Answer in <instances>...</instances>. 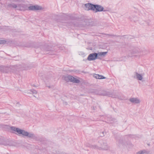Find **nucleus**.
<instances>
[{
  "label": "nucleus",
  "mask_w": 154,
  "mask_h": 154,
  "mask_svg": "<svg viewBox=\"0 0 154 154\" xmlns=\"http://www.w3.org/2000/svg\"><path fill=\"white\" fill-rule=\"evenodd\" d=\"M41 48H42V49L43 51H47L49 50L48 49V48H46L45 47H43Z\"/></svg>",
  "instance_id": "nucleus-22"
},
{
  "label": "nucleus",
  "mask_w": 154,
  "mask_h": 154,
  "mask_svg": "<svg viewBox=\"0 0 154 154\" xmlns=\"http://www.w3.org/2000/svg\"><path fill=\"white\" fill-rule=\"evenodd\" d=\"M96 59H97V54L96 53L90 54L87 58L89 61L95 60Z\"/></svg>",
  "instance_id": "nucleus-8"
},
{
  "label": "nucleus",
  "mask_w": 154,
  "mask_h": 154,
  "mask_svg": "<svg viewBox=\"0 0 154 154\" xmlns=\"http://www.w3.org/2000/svg\"><path fill=\"white\" fill-rule=\"evenodd\" d=\"M6 41L5 40H0V44H5L6 43Z\"/></svg>",
  "instance_id": "nucleus-21"
},
{
  "label": "nucleus",
  "mask_w": 154,
  "mask_h": 154,
  "mask_svg": "<svg viewBox=\"0 0 154 154\" xmlns=\"http://www.w3.org/2000/svg\"><path fill=\"white\" fill-rule=\"evenodd\" d=\"M52 153L53 154H66L63 152H61L59 150L54 149L52 150Z\"/></svg>",
  "instance_id": "nucleus-16"
},
{
  "label": "nucleus",
  "mask_w": 154,
  "mask_h": 154,
  "mask_svg": "<svg viewBox=\"0 0 154 154\" xmlns=\"http://www.w3.org/2000/svg\"><path fill=\"white\" fill-rule=\"evenodd\" d=\"M64 79L67 82L70 81L75 83H79L80 82V80L79 79L71 75L65 76Z\"/></svg>",
  "instance_id": "nucleus-4"
},
{
  "label": "nucleus",
  "mask_w": 154,
  "mask_h": 154,
  "mask_svg": "<svg viewBox=\"0 0 154 154\" xmlns=\"http://www.w3.org/2000/svg\"><path fill=\"white\" fill-rule=\"evenodd\" d=\"M29 97H31V96H30V95H29Z\"/></svg>",
  "instance_id": "nucleus-27"
},
{
  "label": "nucleus",
  "mask_w": 154,
  "mask_h": 154,
  "mask_svg": "<svg viewBox=\"0 0 154 154\" xmlns=\"http://www.w3.org/2000/svg\"><path fill=\"white\" fill-rule=\"evenodd\" d=\"M14 2H11L8 5L9 8L17 10L25 11L28 10V6L27 5L24 3V1L22 0H14Z\"/></svg>",
  "instance_id": "nucleus-1"
},
{
  "label": "nucleus",
  "mask_w": 154,
  "mask_h": 154,
  "mask_svg": "<svg viewBox=\"0 0 154 154\" xmlns=\"http://www.w3.org/2000/svg\"><path fill=\"white\" fill-rule=\"evenodd\" d=\"M129 101L134 104H139L141 102L140 100L138 98L131 97L129 99Z\"/></svg>",
  "instance_id": "nucleus-10"
},
{
  "label": "nucleus",
  "mask_w": 154,
  "mask_h": 154,
  "mask_svg": "<svg viewBox=\"0 0 154 154\" xmlns=\"http://www.w3.org/2000/svg\"><path fill=\"white\" fill-rule=\"evenodd\" d=\"M107 52H99L97 54V59H100V57H104L106 54Z\"/></svg>",
  "instance_id": "nucleus-15"
},
{
  "label": "nucleus",
  "mask_w": 154,
  "mask_h": 154,
  "mask_svg": "<svg viewBox=\"0 0 154 154\" xmlns=\"http://www.w3.org/2000/svg\"><path fill=\"white\" fill-rule=\"evenodd\" d=\"M44 8L38 5H31L28 7V10L32 11H37L44 10Z\"/></svg>",
  "instance_id": "nucleus-5"
},
{
  "label": "nucleus",
  "mask_w": 154,
  "mask_h": 154,
  "mask_svg": "<svg viewBox=\"0 0 154 154\" xmlns=\"http://www.w3.org/2000/svg\"><path fill=\"white\" fill-rule=\"evenodd\" d=\"M10 72H15L17 70V68L16 66H11L9 67Z\"/></svg>",
  "instance_id": "nucleus-17"
},
{
  "label": "nucleus",
  "mask_w": 154,
  "mask_h": 154,
  "mask_svg": "<svg viewBox=\"0 0 154 154\" xmlns=\"http://www.w3.org/2000/svg\"><path fill=\"white\" fill-rule=\"evenodd\" d=\"M89 147L92 149L100 150V148L98 144V143L97 144H90L89 145Z\"/></svg>",
  "instance_id": "nucleus-14"
},
{
  "label": "nucleus",
  "mask_w": 154,
  "mask_h": 154,
  "mask_svg": "<svg viewBox=\"0 0 154 154\" xmlns=\"http://www.w3.org/2000/svg\"><path fill=\"white\" fill-rule=\"evenodd\" d=\"M100 94L103 95H107L109 97H111L114 98L117 97V96L116 95V93L112 92H106L105 91H104L103 93Z\"/></svg>",
  "instance_id": "nucleus-13"
},
{
  "label": "nucleus",
  "mask_w": 154,
  "mask_h": 154,
  "mask_svg": "<svg viewBox=\"0 0 154 154\" xmlns=\"http://www.w3.org/2000/svg\"><path fill=\"white\" fill-rule=\"evenodd\" d=\"M98 144L100 148V150H107L109 148V146L105 140H101L99 141Z\"/></svg>",
  "instance_id": "nucleus-3"
},
{
  "label": "nucleus",
  "mask_w": 154,
  "mask_h": 154,
  "mask_svg": "<svg viewBox=\"0 0 154 154\" xmlns=\"http://www.w3.org/2000/svg\"><path fill=\"white\" fill-rule=\"evenodd\" d=\"M144 75V73H140L137 72H135L134 74V78L137 80L143 82L145 81L144 79L143 78Z\"/></svg>",
  "instance_id": "nucleus-6"
},
{
  "label": "nucleus",
  "mask_w": 154,
  "mask_h": 154,
  "mask_svg": "<svg viewBox=\"0 0 154 154\" xmlns=\"http://www.w3.org/2000/svg\"><path fill=\"white\" fill-rule=\"evenodd\" d=\"M32 44L33 45L31 46H30L29 47H33L34 48H36V47L34 45V44L33 43H32Z\"/></svg>",
  "instance_id": "nucleus-24"
},
{
  "label": "nucleus",
  "mask_w": 154,
  "mask_h": 154,
  "mask_svg": "<svg viewBox=\"0 0 154 154\" xmlns=\"http://www.w3.org/2000/svg\"><path fill=\"white\" fill-rule=\"evenodd\" d=\"M94 5L90 3L86 4L85 5V9L87 11L91 10L93 11L94 10Z\"/></svg>",
  "instance_id": "nucleus-11"
},
{
  "label": "nucleus",
  "mask_w": 154,
  "mask_h": 154,
  "mask_svg": "<svg viewBox=\"0 0 154 154\" xmlns=\"http://www.w3.org/2000/svg\"><path fill=\"white\" fill-rule=\"evenodd\" d=\"M29 92H27V93L28 94H33V96L36 97L35 96V95L36 94H37V92L35 90H31L30 91H29Z\"/></svg>",
  "instance_id": "nucleus-18"
},
{
  "label": "nucleus",
  "mask_w": 154,
  "mask_h": 154,
  "mask_svg": "<svg viewBox=\"0 0 154 154\" xmlns=\"http://www.w3.org/2000/svg\"><path fill=\"white\" fill-rule=\"evenodd\" d=\"M139 53V51L138 50H136L133 51V54H138Z\"/></svg>",
  "instance_id": "nucleus-23"
},
{
  "label": "nucleus",
  "mask_w": 154,
  "mask_h": 154,
  "mask_svg": "<svg viewBox=\"0 0 154 154\" xmlns=\"http://www.w3.org/2000/svg\"><path fill=\"white\" fill-rule=\"evenodd\" d=\"M94 10L95 12H97L106 11V10H104L103 7L100 5H94Z\"/></svg>",
  "instance_id": "nucleus-7"
},
{
  "label": "nucleus",
  "mask_w": 154,
  "mask_h": 154,
  "mask_svg": "<svg viewBox=\"0 0 154 154\" xmlns=\"http://www.w3.org/2000/svg\"><path fill=\"white\" fill-rule=\"evenodd\" d=\"M11 129L12 130L17 132L18 134H21L24 137H26L31 139L36 138L35 135L32 133L29 132L24 130L14 127H11Z\"/></svg>",
  "instance_id": "nucleus-2"
},
{
  "label": "nucleus",
  "mask_w": 154,
  "mask_h": 154,
  "mask_svg": "<svg viewBox=\"0 0 154 154\" xmlns=\"http://www.w3.org/2000/svg\"><path fill=\"white\" fill-rule=\"evenodd\" d=\"M148 153L145 150H140L136 153V154H147Z\"/></svg>",
  "instance_id": "nucleus-20"
},
{
  "label": "nucleus",
  "mask_w": 154,
  "mask_h": 154,
  "mask_svg": "<svg viewBox=\"0 0 154 154\" xmlns=\"http://www.w3.org/2000/svg\"><path fill=\"white\" fill-rule=\"evenodd\" d=\"M33 86H34V87H37V86H36V85H33Z\"/></svg>",
  "instance_id": "nucleus-26"
},
{
  "label": "nucleus",
  "mask_w": 154,
  "mask_h": 154,
  "mask_svg": "<svg viewBox=\"0 0 154 154\" xmlns=\"http://www.w3.org/2000/svg\"><path fill=\"white\" fill-rule=\"evenodd\" d=\"M10 142L7 140L4 139L1 137H0V144L4 145H5L11 146V144Z\"/></svg>",
  "instance_id": "nucleus-12"
},
{
  "label": "nucleus",
  "mask_w": 154,
  "mask_h": 154,
  "mask_svg": "<svg viewBox=\"0 0 154 154\" xmlns=\"http://www.w3.org/2000/svg\"><path fill=\"white\" fill-rule=\"evenodd\" d=\"M0 71L3 73H8L10 72L9 67L0 65Z\"/></svg>",
  "instance_id": "nucleus-9"
},
{
  "label": "nucleus",
  "mask_w": 154,
  "mask_h": 154,
  "mask_svg": "<svg viewBox=\"0 0 154 154\" xmlns=\"http://www.w3.org/2000/svg\"><path fill=\"white\" fill-rule=\"evenodd\" d=\"M94 76L96 78V79H105V78L104 77H103V76L101 75H100L98 74H95Z\"/></svg>",
  "instance_id": "nucleus-19"
},
{
  "label": "nucleus",
  "mask_w": 154,
  "mask_h": 154,
  "mask_svg": "<svg viewBox=\"0 0 154 154\" xmlns=\"http://www.w3.org/2000/svg\"><path fill=\"white\" fill-rule=\"evenodd\" d=\"M64 104L65 105H67V103L66 102H64Z\"/></svg>",
  "instance_id": "nucleus-25"
}]
</instances>
